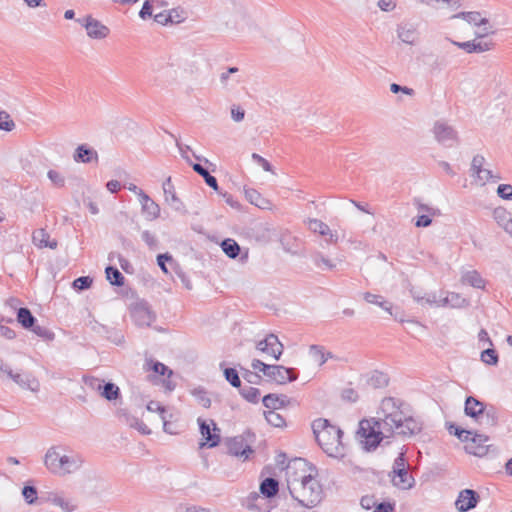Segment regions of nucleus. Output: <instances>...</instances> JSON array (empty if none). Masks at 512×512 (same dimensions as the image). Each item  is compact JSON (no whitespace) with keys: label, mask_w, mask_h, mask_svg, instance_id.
Masks as SVG:
<instances>
[{"label":"nucleus","mask_w":512,"mask_h":512,"mask_svg":"<svg viewBox=\"0 0 512 512\" xmlns=\"http://www.w3.org/2000/svg\"><path fill=\"white\" fill-rule=\"evenodd\" d=\"M360 504H361L362 508H364L366 510H370L373 507H376L378 505L377 500L374 498V496H368V495L363 496L361 498Z\"/></svg>","instance_id":"obj_60"},{"label":"nucleus","mask_w":512,"mask_h":512,"mask_svg":"<svg viewBox=\"0 0 512 512\" xmlns=\"http://www.w3.org/2000/svg\"><path fill=\"white\" fill-rule=\"evenodd\" d=\"M238 72L237 67H230L227 71L221 73L220 82L224 87H228L230 85V76L231 74H235ZM240 82L239 79H233L231 86L238 84Z\"/></svg>","instance_id":"obj_44"},{"label":"nucleus","mask_w":512,"mask_h":512,"mask_svg":"<svg viewBox=\"0 0 512 512\" xmlns=\"http://www.w3.org/2000/svg\"><path fill=\"white\" fill-rule=\"evenodd\" d=\"M22 495L28 504H34L37 500V490L34 486H24Z\"/></svg>","instance_id":"obj_48"},{"label":"nucleus","mask_w":512,"mask_h":512,"mask_svg":"<svg viewBox=\"0 0 512 512\" xmlns=\"http://www.w3.org/2000/svg\"><path fill=\"white\" fill-rule=\"evenodd\" d=\"M47 176L55 186L62 187L64 185L65 180L60 172L56 170H49Z\"/></svg>","instance_id":"obj_54"},{"label":"nucleus","mask_w":512,"mask_h":512,"mask_svg":"<svg viewBox=\"0 0 512 512\" xmlns=\"http://www.w3.org/2000/svg\"><path fill=\"white\" fill-rule=\"evenodd\" d=\"M92 284V278L89 276H82L73 281V288L76 290L88 289Z\"/></svg>","instance_id":"obj_52"},{"label":"nucleus","mask_w":512,"mask_h":512,"mask_svg":"<svg viewBox=\"0 0 512 512\" xmlns=\"http://www.w3.org/2000/svg\"><path fill=\"white\" fill-rule=\"evenodd\" d=\"M460 19L474 27H478L481 24H486L487 22V18L477 11L460 12L451 16V20L456 21Z\"/></svg>","instance_id":"obj_25"},{"label":"nucleus","mask_w":512,"mask_h":512,"mask_svg":"<svg viewBox=\"0 0 512 512\" xmlns=\"http://www.w3.org/2000/svg\"><path fill=\"white\" fill-rule=\"evenodd\" d=\"M76 21L85 29L86 35L93 40H104L110 34L108 26L103 24L92 15H86L82 18L76 19Z\"/></svg>","instance_id":"obj_8"},{"label":"nucleus","mask_w":512,"mask_h":512,"mask_svg":"<svg viewBox=\"0 0 512 512\" xmlns=\"http://www.w3.org/2000/svg\"><path fill=\"white\" fill-rule=\"evenodd\" d=\"M422 429L421 423L407 411L404 403L393 397L382 399L376 417L360 421L357 438L365 451L375 450L384 439L411 437Z\"/></svg>","instance_id":"obj_1"},{"label":"nucleus","mask_w":512,"mask_h":512,"mask_svg":"<svg viewBox=\"0 0 512 512\" xmlns=\"http://www.w3.org/2000/svg\"><path fill=\"white\" fill-rule=\"evenodd\" d=\"M142 240L149 246L155 247L157 245V239L154 234L149 231H143L141 234Z\"/></svg>","instance_id":"obj_64"},{"label":"nucleus","mask_w":512,"mask_h":512,"mask_svg":"<svg viewBox=\"0 0 512 512\" xmlns=\"http://www.w3.org/2000/svg\"><path fill=\"white\" fill-rule=\"evenodd\" d=\"M229 454L247 460L253 453L252 448L243 436H235L226 441Z\"/></svg>","instance_id":"obj_15"},{"label":"nucleus","mask_w":512,"mask_h":512,"mask_svg":"<svg viewBox=\"0 0 512 512\" xmlns=\"http://www.w3.org/2000/svg\"><path fill=\"white\" fill-rule=\"evenodd\" d=\"M474 44H475V53L489 51L493 46V43L491 41H482V40H479V38H477V37H476V39H474Z\"/></svg>","instance_id":"obj_57"},{"label":"nucleus","mask_w":512,"mask_h":512,"mask_svg":"<svg viewBox=\"0 0 512 512\" xmlns=\"http://www.w3.org/2000/svg\"><path fill=\"white\" fill-rule=\"evenodd\" d=\"M106 277L112 285L122 286L124 284V277L117 268L109 266L105 270Z\"/></svg>","instance_id":"obj_40"},{"label":"nucleus","mask_w":512,"mask_h":512,"mask_svg":"<svg viewBox=\"0 0 512 512\" xmlns=\"http://www.w3.org/2000/svg\"><path fill=\"white\" fill-rule=\"evenodd\" d=\"M464 410L467 416L474 418L480 424L484 423V419L486 420L487 424L490 422L493 423V419H490L489 414L484 413V404L472 396L467 397Z\"/></svg>","instance_id":"obj_13"},{"label":"nucleus","mask_w":512,"mask_h":512,"mask_svg":"<svg viewBox=\"0 0 512 512\" xmlns=\"http://www.w3.org/2000/svg\"><path fill=\"white\" fill-rule=\"evenodd\" d=\"M461 282L477 289H484L486 284L485 280L476 270L465 272L461 277Z\"/></svg>","instance_id":"obj_30"},{"label":"nucleus","mask_w":512,"mask_h":512,"mask_svg":"<svg viewBox=\"0 0 512 512\" xmlns=\"http://www.w3.org/2000/svg\"><path fill=\"white\" fill-rule=\"evenodd\" d=\"M244 116L245 111L240 106L233 105L231 107V117L235 122H241Z\"/></svg>","instance_id":"obj_61"},{"label":"nucleus","mask_w":512,"mask_h":512,"mask_svg":"<svg viewBox=\"0 0 512 512\" xmlns=\"http://www.w3.org/2000/svg\"><path fill=\"white\" fill-rule=\"evenodd\" d=\"M309 356L319 366H322L329 358L333 357L330 352H326L324 347L319 345H311L309 347Z\"/></svg>","instance_id":"obj_31"},{"label":"nucleus","mask_w":512,"mask_h":512,"mask_svg":"<svg viewBox=\"0 0 512 512\" xmlns=\"http://www.w3.org/2000/svg\"><path fill=\"white\" fill-rule=\"evenodd\" d=\"M478 495L472 489H464L460 491L455 506L459 512H466L476 507L478 503Z\"/></svg>","instance_id":"obj_20"},{"label":"nucleus","mask_w":512,"mask_h":512,"mask_svg":"<svg viewBox=\"0 0 512 512\" xmlns=\"http://www.w3.org/2000/svg\"><path fill=\"white\" fill-rule=\"evenodd\" d=\"M493 217L497 224L512 237V213L505 208L498 207L494 209Z\"/></svg>","instance_id":"obj_24"},{"label":"nucleus","mask_w":512,"mask_h":512,"mask_svg":"<svg viewBox=\"0 0 512 512\" xmlns=\"http://www.w3.org/2000/svg\"><path fill=\"white\" fill-rule=\"evenodd\" d=\"M15 126V122L12 120L11 116L5 111H0V130L10 132Z\"/></svg>","instance_id":"obj_43"},{"label":"nucleus","mask_w":512,"mask_h":512,"mask_svg":"<svg viewBox=\"0 0 512 512\" xmlns=\"http://www.w3.org/2000/svg\"><path fill=\"white\" fill-rule=\"evenodd\" d=\"M33 333L37 336L50 340L53 338V333L46 327L34 324L32 328H30Z\"/></svg>","instance_id":"obj_51"},{"label":"nucleus","mask_w":512,"mask_h":512,"mask_svg":"<svg viewBox=\"0 0 512 512\" xmlns=\"http://www.w3.org/2000/svg\"><path fill=\"white\" fill-rule=\"evenodd\" d=\"M241 394L246 400L253 403H256L260 397L259 389L251 386L244 387L241 391Z\"/></svg>","instance_id":"obj_46"},{"label":"nucleus","mask_w":512,"mask_h":512,"mask_svg":"<svg viewBox=\"0 0 512 512\" xmlns=\"http://www.w3.org/2000/svg\"><path fill=\"white\" fill-rule=\"evenodd\" d=\"M73 158L76 162L91 163L98 159V154L95 149L83 144L77 147Z\"/></svg>","instance_id":"obj_27"},{"label":"nucleus","mask_w":512,"mask_h":512,"mask_svg":"<svg viewBox=\"0 0 512 512\" xmlns=\"http://www.w3.org/2000/svg\"><path fill=\"white\" fill-rule=\"evenodd\" d=\"M246 197L251 204L261 208L267 209L270 207V202L263 198L256 190L251 189L246 191Z\"/></svg>","instance_id":"obj_36"},{"label":"nucleus","mask_w":512,"mask_h":512,"mask_svg":"<svg viewBox=\"0 0 512 512\" xmlns=\"http://www.w3.org/2000/svg\"><path fill=\"white\" fill-rule=\"evenodd\" d=\"M46 501L59 507L63 512H74L77 504L74 499L66 496L63 491H51L47 493Z\"/></svg>","instance_id":"obj_16"},{"label":"nucleus","mask_w":512,"mask_h":512,"mask_svg":"<svg viewBox=\"0 0 512 512\" xmlns=\"http://www.w3.org/2000/svg\"><path fill=\"white\" fill-rule=\"evenodd\" d=\"M251 367L262 372L269 381L277 384H286L297 379V375L292 369L281 365H268L258 359L252 361Z\"/></svg>","instance_id":"obj_5"},{"label":"nucleus","mask_w":512,"mask_h":512,"mask_svg":"<svg viewBox=\"0 0 512 512\" xmlns=\"http://www.w3.org/2000/svg\"><path fill=\"white\" fill-rule=\"evenodd\" d=\"M224 375L226 380L233 386V387H239L241 384L240 378L238 376V373L233 368H226L224 370Z\"/></svg>","instance_id":"obj_49"},{"label":"nucleus","mask_w":512,"mask_h":512,"mask_svg":"<svg viewBox=\"0 0 512 512\" xmlns=\"http://www.w3.org/2000/svg\"><path fill=\"white\" fill-rule=\"evenodd\" d=\"M139 202L147 220L153 221L160 216V206L153 201L148 194L141 193Z\"/></svg>","instance_id":"obj_22"},{"label":"nucleus","mask_w":512,"mask_h":512,"mask_svg":"<svg viewBox=\"0 0 512 512\" xmlns=\"http://www.w3.org/2000/svg\"><path fill=\"white\" fill-rule=\"evenodd\" d=\"M307 227L313 233H317L325 237L327 243L335 244L338 242L339 236L336 231L330 229V227L323 221L316 218H309L306 221Z\"/></svg>","instance_id":"obj_17"},{"label":"nucleus","mask_w":512,"mask_h":512,"mask_svg":"<svg viewBox=\"0 0 512 512\" xmlns=\"http://www.w3.org/2000/svg\"><path fill=\"white\" fill-rule=\"evenodd\" d=\"M363 299L369 304H373V305H376V306L382 308L384 311H386L391 316H393V312H392L393 305L390 302H388L383 296L378 295V294H373L370 292H365L363 294Z\"/></svg>","instance_id":"obj_29"},{"label":"nucleus","mask_w":512,"mask_h":512,"mask_svg":"<svg viewBox=\"0 0 512 512\" xmlns=\"http://www.w3.org/2000/svg\"><path fill=\"white\" fill-rule=\"evenodd\" d=\"M377 6L381 11L391 12L395 10L397 3L396 0H378Z\"/></svg>","instance_id":"obj_58"},{"label":"nucleus","mask_w":512,"mask_h":512,"mask_svg":"<svg viewBox=\"0 0 512 512\" xmlns=\"http://www.w3.org/2000/svg\"><path fill=\"white\" fill-rule=\"evenodd\" d=\"M488 447L489 437L484 434L475 433L471 438V443L466 445V451L480 457L487 453Z\"/></svg>","instance_id":"obj_21"},{"label":"nucleus","mask_w":512,"mask_h":512,"mask_svg":"<svg viewBox=\"0 0 512 512\" xmlns=\"http://www.w3.org/2000/svg\"><path fill=\"white\" fill-rule=\"evenodd\" d=\"M278 488V481L274 478H266L260 484V492L268 498L275 496L278 492Z\"/></svg>","instance_id":"obj_34"},{"label":"nucleus","mask_w":512,"mask_h":512,"mask_svg":"<svg viewBox=\"0 0 512 512\" xmlns=\"http://www.w3.org/2000/svg\"><path fill=\"white\" fill-rule=\"evenodd\" d=\"M499 197L505 200H512V186L509 184H501L497 188Z\"/></svg>","instance_id":"obj_55"},{"label":"nucleus","mask_w":512,"mask_h":512,"mask_svg":"<svg viewBox=\"0 0 512 512\" xmlns=\"http://www.w3.org/2000/svg\"><path fill=\"white\" fill-rule=\"evenodd\" d=\"M191 394L196 399L199 405H201L204 408L210 407L211 400L204 389L194 388L193 390H191Z\"/></svg>","instance_id":"obj_41"},{"label":"nucleus","mask_w":512,"mask_h":512,"mask_svg":"<svg viewBox=\"0 0 512 512\" xmlns=\"http://www.w3.org/2000/svg\"><path fill=\"white\" fill-rule=\"evenodd\" d=\"M131 316L136 325L148 327L155 321V314L146 302H137L131 307Z\"/></svg>","instance_id":"obj_11"},{"label":"nucleus","mask_w":512,"mask_h":512,"mask_svg":"<svg viewBox=\"0 0 512 512\" xmlns=\"http://www.w3.org/2000/svg\"><path fill=\"white\" fill-rule=\"evenodd\" d=\"M262 401L264 406L269 410H277L285 406L287 397L284 395L268 394L263 397Z\"/></svg>","instance_id":"obj_32"},{"label":"nucleus","mask_w":512,"mask_h":512,"mask_svg":"<svg viewBox=\"0 0 512 512\" xmlns=\"http://www.w3.org/2000/svg\"><path fill=\"white\" fill-rule=\"evenodd\" d=\"M252 159L257 162L265 171L274 173L271 164L257 153L252 154Z\"/></svg>","instance_id":"obj_59"},{"label":"nucleus","mask_w":512,"mask_h":512,"mask_svg":"<svg viewBox=\"0 0 512 512\" xmlns=\"http://www.w3.org/2000/svg\"><path fill=\"white\" fill-rule=\"evenodd\" d=\"M390 476L393 485L402 490H409L415 484L413 476L408 472L407 469L398 472H392Z\"/></svg>","instance_id":"obj_23"},{"label":"nucleus","mask_w":512,"mask_h":512,"mask_svg":"<svg viewBox=\"0 0 512 512\" xmlns=\"http://www.w3.org/2000/svg\"><path fill=\"white\" fill-rule=\"evenodd\" d=\"M43 464L51 474L65 477L78 472L83 465V459L65 446L53 445L47 449Z\"/></svg>","instance_id":"obj_3"},{"label":"nucleus","mask_w":512,"mask_h":512,"mask_svg":"<svg viewBox=\"0 0 512 512\" xmlns=\"http://www.w3.org/2000/svg\"><path fill=\"white\" fill-rule=\"evenodd\" d=\"M32 241L35 246L38 248H46L56 249L57 241L50 240L48 233L44 229H38L33 232Z\"/></svg>","instance_id":"obj_28"},{"label":"nucleus","mask_w":512,"mask_h":512,"mask_svg":"<svg viewBox=\"0 0 512 512\" xmlns=\"http://www.w3.org/2000/svg\"><path fill=\"white\" fill-rule=\"evenodd\" d=\"M257 350L262 352L274 360H279L283 353L284 346L274 334H269L265 339L259 341L256 346Z\"/></svg>","instance_id":"obj_12"},{"label":"nucleus","mask_w":512,"mask_h":512,"mask_svg":"<svg viewBox=\"0 0 512 512\" xmlns=\"http://www.w3.org/2000/svg\"><path fill=\"white\" fill-rule=\"evenodd\" d=\"M419 3L429 6L431 8H438L440 3H447L448 5L453 4L456 8L460 7L459 0H417Z\"/></svg>","instance_id":"obj_50"},{"label":"nucleus","mask_w":512,"mask_h":512,"mask_svg":"<svg viewBox=\"0 0 512 512\" xmlns=\"http://www.w3.org/2000/svg\"><path fill=\"white\" fill-rule=\"evenodd\" d=\"M200 433L205 442L200 443V447L208 446L210 448L215 447L220 442L219 429L213 420L207 423L205 420L198 419Z\"/></svg>","instance_id":"obj_14"},{"label":"nucleus","mask_w":512,"mask_h":512,"mask_svg":"<svg viewBox=\"0 0 512 512\" xmlns=\"http://www.w3.org/2000/svg\"><path fill=\"white\" fill-rule=\"evenodd\" d=\"M493 33H494L493 26L490 24L489 20L487 19L486 24H481L477 27V31L475 32V35L477 38H484Z\"/></svg>","instance_id":"obj_53"},{"label":"nucleus","mask_w":512,"mask_h":512,"mask_svg":"<svg viewBox=\"0 0 512 512\" xmlns=\"http://www.w3.org/2000/svg\"><path fill=\"white\" fill-rule=\"evenodd\" d=\"M147 410L150 411V412H157V413L160 414L161 417H162V415H166L165 407L162 406L159 402H156V401H150L147 404Z\"/></svg>","instance_id":"obj_62"},{"label":"nucleus","mask_w":512,"mask_h":512,"mask_svg":"<svg viewBox=\"0 0 512 512\" xmlns=\"http://www.w3.org/2000/svg\"><path fill=\"white\" fill-rule=\"evenodd\" d=\"M397 37L403 43L415 45L419 40L417 25L414 23H401L396 28Z\"/></svg>","instance_id":"obj_19"},{"label":"nucleus","mask_w":512,"mask_h":512,"mask_svg":"<svg viewBox=\"0 0 512 512\" xmlns=\"http://www.w3.org/2000/svg\"><path fill=\"white\" fill-rule=\"evenodd\" d=\"M267 422L274 427H282L285 424L284 418L276 412V410H269L265 413Z\"/></svg>","instance_id":"obj_42"},{"label":"nucleus","mask_w":512,"mask_h":512,"mask_svg":"<svg viewBox=\"0 0 512 512\" xmlns=\"http://www.w3.org/2000/svg\"><path fill=\"white\" fill-rule=\"evenodd\" d=\"M193 170L201 175L206 184L211 187L213 190L218 191V183L214 176L210 175V173L200 164H193Z\"/></svg>","instance_id":"obj_37"},{"label":"nucleus","mask_w":512,"mask_h":512,"mask_svg":"<svg viewBox=\"0 0 512 512\" xmlns=\"http://www.w3.org/2000/svg\"><path fill=\"white\" fill-rule=\"evenodd\" d=\"M286 481L291 496L300 505L312 508L321 501L322 488L315 478V470L304 459L289 462Z\"/></svg>","instance_id":"obj_2"},{"label":"nucleus","mask_w":512,"mask_h":512,"mask_svg":"<svg viewBox=\"0 0 512 512\" xmlns=\"http://www.w3.org/2000/svg\"><path fill=\"white\" fill-rule=\"evenodd\" d=\"M481 360L488 365H496L498 363V355L494 349L488 348L481 353Z\"/></svg>","instance_id":"obj_47"},{"label":"nucleus","mask_w":512,"mask_h":512,"mask_svg":"<svg viewBox=\"0 0 512 512\" xmlns=\"http://www.w3.org/2000/svg\"><path fill=\"white\" fill-rule=\"evenodd\" d=\"M313 433L322 450L330 457L342 458L345 447L341 441L342 431L326 419H316L312 423Z\"/></svg>","instance_id":"obj_4"},{"label":"nucleus","mask_w":512,"mask_h":512,"mask_svg":"<svg viewBox=\"0 0 512 512\" xmlns=\"http://www.w3.org/2000/svg\"><path fill=\"white\" fill-rule=\"evenodd\" d=\"M312 260L315 266L319 269L333 270L334 268H336V263L333 260L319 252H316L312 255Z\"/></svg>","instance_id":"obj_35"},{"label":"nucleus","mask_w":512,"mask_h":512,"mask_svg":"<svg viewBox=\"0 0 512 512\" xmlns=\"http://www.w3.org/2000/svg\"><path fill=\"white\" fill-rule=\"evenodd\" d=\"M222 250L230 258H236L240 252V247L233 239H225L221 243Z\"/></svg>","instance_id":"obj_38"},{"label":"nucleus","mask_w":512,"mask_h":512,"mask_svg":"<svg viewBox=\"0 0 512 512\" xmlns=\"http://www.w3.org/2000/svg\"><path fill=\"white\" fill-rule=\"evenodd\" d=\"M125 422L129 427L136 429L143 435H148L151 433V430L148 428V426L143 421L136 417L127 416L125 418Z\"/></svg>","instance_id":"obj_39"},{"label":"nucleus","mask_w":512,"mask_h":512,"mask_svg":"<svg viewBox=\"0 0 512 512\" xmlns=\"http://www.w3.org/2000/svg\"><path fill=\"white\" fill-rule=\"evenodd\" d=\"M86 384L97 391L101 397L108 401H115L120 397V389L117 385L111 382H105L98 378H88L85 380Z\"/></svg>","instance_id":"obj_9"},{"label":"nucleus","mask_w":512,"mask_h":512,"mask_svg":"<svg viewBox=\"0 0 512 512\" xmlns=\"http://www.w3.org/2000/svg\"><path fill=\"white\" fill-rule=\"evenodd\" d=\"M485 158L481 155L474 156L471 164V169L476 177V181L480 185H485L487 182H497L501 177L492 170L485 168Z\"/></svg>","instance_id":"obj_10"},{"label":"nucleus","mask_w":512,"mask_h":512,"mask_svg":"<svg viewBox=\"0 0 512 512\" xmlns=\"http://www.w3.org/2000/svg\"><path fill=\"white\" fill-rule=\"evenodd\" d=\"M17 321L25 328H32L36 323V318L28 308H19L17 312Z\"/></svg>","instance_id":"obj_33"},{"label":"nucleus","mask_w":512,"mask_h":512,"mask_svg":"<svg viewBox=\"0 0 512 512\" xmlns=\"http://www.w3.org/2000/svg\"><path fill=\"white\" fill-rule=\"evenodd\" d=\"M155 373L160 375L167 374L169 377L172 375V370H170L166 365L161 362H151L150 367Z\"/></svg>","instance_id":"obj_56"},{"label":"nucleus","mask_w":512,"mask_h":512,"mask_svg":"<svg viewBox=\"0 0 512 512\" xmlns=\"http://www.w3.org/2000/svg\"><path fill=\"white\" fill-rule=\"evenodd\" d=\"M441 307L439 304V297L435 293H428L424 296V306Z\"/></svg>","instance_id":"obj_63"},{"label":"nucleus","mask_w":512,"mask_h":512,"mask_svg":"<svg viewBox=\"0 0 512 512\" xmlns=\"http://www.w3.org/2000/svg\"><path fill=\"white\" fill-rule=\"evenodd\" d=\"M439 304L441 307H452V308H462L465 307L468 302L465 298H463L460 294L455 292H449L445 296L439 297Z\"/></svg>","instance_id":"obj_26"},{"label":"nucleus","mask_w":512,"mask_h":512,"mask_svg":"<svg viewBox=\"0 0 512 512\" xmlns=\"http://www.w3.org/2000/svg\"><path fill=\"white\" fill-rule=\"evenodd\" d=\"M4 373L21 389L33 393L39 392L41 386L40 381L32 372L22 369H11L9 367L4 370Z\"/></svg>","instance_id":"obj_6"},{"label":"nucleus","mask_w":512,"mask_h":512,"mask_svg":"<svg viewBox=\"0 0 512 512\" xmlns=\"http://www.w3.org/2000/svg\"><path fill=\"white\" fill-rule=\"evenodd\" d=\"M154 2H156V0H145L144 1L142 8L139 11V17L142 20H146L153 16Z\"/></svg>","instance_id":"obj_45"},{"label":"nucleus","mask_w":512,"mask_h":512,"mask_svg":"<svg viewBox=\"0 0 512 512\" xmlns=\"http://www.w3.org/2000/svg\"><path fill=\"white\" fill-rule=\"evenodd\" d=\"M163 193L165 202L176 212L180 214H187V209L184 205V203L178 198L176 195L174 186L171 182V178H167L163 182Z\"/></svg>","instance_id":"obj_18"},{"label":"nucleus","mask_w":512,"mask_h":512,"mask_svg":"<svg viewBox=\"0 0 512 512\" xmlns=\"http://www.w3.org/2000/svg\"><path fill=\"white\" fill-rule=\"evenodd\" d=\"M431 132L435 141L442 146L453 147L459 142L457 131L445 120L435 121Z\"/></svg>","instance_id":"obj_7"}]
</instances>
